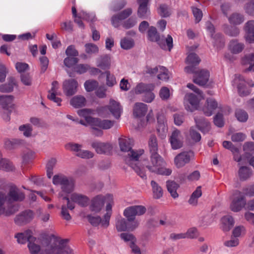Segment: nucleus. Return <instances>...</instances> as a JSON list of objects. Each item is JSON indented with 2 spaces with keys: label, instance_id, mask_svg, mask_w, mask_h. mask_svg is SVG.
<instances>
[{
  "label": "nucleus",
  "instance_id": "obj_1",
  "mask_svg": "<svg viewBox=\"0 0 254 254\" xmlns=\"http://www.w3.org/2000/svg\"><path fill=\"white\" fill-rule=\"evenodd\" d=\"M25 198L24 193L15 186L6 187L3 184L0 190V216H10L17 209L11 203L21 201Z\"/></svg>",
  "mask_w": 254,
  "mask_h": 254
},
{
  "label": "nucleus",
  "instance_id": "obj_2",
  "mask_svg": "<svg viewBox=\"0 0 254 254\" xmlns=\"http://www.w3.org/2000/svg\"><path fill=\"white\" fill-rule=\"evenodd\" d=\"M119 142L121 150L123 152H128L127 156L125 159L126 163L130 166L141 178L146 179V175L144 167L141 168L138 165V160L143 154L144 150L131 149L133 140L129 138H120Z\"/></svg>",
  "mask_w": 254,
  "mask_h": 254
},
{
  "label": "nucleus",
  "instance_id": "obj_3",
  "mask_svg": "<svg viewBox=\"0 0 254 254\" xmlns=\"http://www.w3.org/2000/svg\"><path fill=\"white\" fill-rule=\"evenodd\" d=\"M106 203V213L104 215L102 226L107 227L109 225V221L112 214V207L113 205V197L111 194L106 195H98L94 197L90 206V210L95 212H99Z\"/></svg>",
  "mask_w": 254,
  "mask_h": 254
},
{
  "label": "nucleus",
  "instance_id": "obj_4",
  "mask_svg": "<svg viewBox=\"0 0 254 254\" xmlns=\"http://www.w3.org/2000/svg\"><path fill=\"white\" fill-rule=\"evenodd\" d=\"M223 147L229 149L232 151L234 160L237 161L239 165L247 164L248 159L254 154V142L252 141L246 142L244 144L243 148L245 153L242 155H240L239 149L234 146L230 141H223Z\"/></svg>",
  "mask_w": 254,
  "mask_h": 254
},
{
  "label": "nucleus",
  "instance_id": "obj_5",
  "mask_svg": "<svg viewBox=\"0 0 254 254\" xmlns=\"http://www.w3.org/2000/svg\"><path fill=\"white\" fill-rule=\"evenodd\" d=\"M164 161L158 153L151 154L150 161L144 162L143 165L151 172L156 174L169 176L172 173V170L163 167Z\"/></svg>",
  "mask_w": 254,
  "mask_h": 254
},
{
  "label": "nucleus",
  "instance_id": "obj_6",
  "mask_svg": "<svg viewBox=\"0 0 254 254\" xmlns=\"http://www.w3.org/2000/svg\"><path fill=\"white\" fill-rule=\"evenodd\" d=\"M187 87L193 90L195 94L187 93L184 98V105L187 110L193 112L198 108L199 102L204 98V96L202 93L193 84L189 83Z\"/></svg>",
  "mask_w": 254,
  "mask_h": 254
},
{
  "label": "nucleus",
  "instance_id": "obj_7",
  "mask_svg": "<svg viewBox=\"0 0 254 254\" xmlns=\"http://www.w3.org/2000/svg\"><path fill=\"white\" fill-rule=\"evenodd\" d=\"M98 115L104 118H108L112 114L116 119L120 118L123 112V108L119 102L110 99L109 105L101 107L97 109Z\"/></svg>",
  "mask_w": 254,
  "mask_h": 254
},
{
  "label": "nucleus",
  "instance_id": "obj_8",
  "mask_svg": "<svg viewBox=\"0 0 254 254\" xmlns=\"http://www.w3.org/2000/svg\"><path fill=\"white\" fill-rule=\"evenodd\" d=\"M53 183L56 186H61L62 192L65 193H70L74 189V180L62 174L56 175L53 177Z\"/></svg>",
  "mask_w": 254,
  "mask_h": 254
},
{
  "label": "nucleus",
  "instance_id": "obj_9",
  "mask_svg": "<svg viewBox=\"0 0 254 254\" xmlns=\"http://www.w3.org/2000/svg\"><path fill=\"white\" fill-rule=\"evenodd\" d=\"M148 39L151 41H156L160 47L164 50L170 51L173 47V38L168 35L165 39H160L156 29L153 26L149 27L148 31Z\"/></svg>",
  "mask_w": 254,
  "mask_h": 254
},
{
  "label": "nucleus",
  "instance_id": "obj_10",
  "mask_svg": "<svg viewBox=\"0 0 254 254\" xmlns=\"http://www.w3.org/2000/svg\"><path fill=\"white\" fill-rule=\"evenodd\" d=\"M68 240L63 239L59 241V245H49L45 249L47 254H73L72 250L67 245Z\"/></svg>",
  "mask_w": 254,
  "mask_h": 254
},
{
  "label": "nucleus",
  "instance_id": "obj_11",
  "mask_svg": "<svg viewBox=\"0 0 254 254\" xmlns=\"http://www.w3.org/2000/svg\"><path fill=\"white\" fill-rule=\"evenodd\" d=\"M245 194L240 190H236L233 194V199L230 205L231 209L234 212H239L246 206Z\"/></svg>",
  "mask_w": 254,
  "mask_h": 254
},
{
  "label": "nucleus",
  "instance_id": "obj_12",
  "mask_svg": "<svg viewBox=\"0 0 254 254\" xmlns=\"http://www.w3.org/2000/svg\"><path fill=\"white\" fill-rule=\"evenodd\" d=\"M114 124V122L109 120H101L96 118L92 127V133L97 136H100L103 134V131L101 129H108L111 128Z\"/></svg>",
  "mask_w": 254,
  "mask_h": 254
},
{
  "label": "nucleus",
  "instance_id": "obj_13",
  "mask_svg": "<svg viewBox=\"0 0 254 254\" xmlns=\"http://www.w3.org/2000/svg\"><path fill=\"white\" fill-rule=\"evenodd\" d=\"M146 210V208L142 205L129 206L125 209L124 215L128 221H133L135 219V216L143 215Z\"/></svg>",
  "mask_w": 254,
  "mask_h": 254
},
{
  "label": "nucleus",
  "instance_id": "obj_14",
  "mask_svg": "<svg viewBox=\"0 0 254 254\" xmlns=\"http://www.w3.org/2000/svg\"><path fill=\"white\" fill-rule=\"evenodd\" d=\"M94 112L93 110L90 109L78 110L77 111L78 115L80 117L84 119V120H80L79 123L85 126H90L92 127L96 119L95 118L92 117L94 115Z\"/></svg>",
  "mask_w": 254,
  "mask_h": 254
},
{
  "label": "nucleus",
  "instance_id": "obj_15",
  "mask_svg": "<svg viewBox=\"0 0 254 254\" xmlns=\"http://www.w3.org/2000/svg\"><path fill=\"white\" fill-rule=\"evenodd\" d=\"M78 87V82L75 79H65L63 83V92L67 96L75 94L77 91Z\"/></svg>",
  "mask_w": 254,
  "mask_h": 254
},
{
  "label": "nucleus",
  "instance_id": "obj_16",
  "mask_svg": "<svg viewBox=\"0 0 254 254\" xmlns=\"http://www.w3.org/2000/svg\"><path fill=\"white\" fill-rule=\"evenodd\" d=\"M193 157V153L191 151H184L178 154L174 158L175 166L179 168L189 163Z\"/></svg>",
  "mask_w": 254,
  "mask_h": 254
},
{
  "label": "nucleus",
  "instance_id": "obj_17",
  "mask_svg": "<svg viewBox=\"0 0 254 254\" xmlns=\"http://www.w3.org/2000/svg\"><path fill=\"white\" fill-rule=\"evenodd\" d=\"M146 72L152 75L158 73L157 78L164 81H167L170 76L168 70L162 66H159L154 68H148Z\"/></svg>",
  "mask_w": 254,
  "mask_h": 254
},
{
  "label": "nucleus",
  "instance_id": "obj_18",
  "mask_svg": "<svg viewBox=\"0 0 254 254\" xmlns=\"http://www.w3.org/2000/svg\"><path fill=\"white\" fill-rule=\"evenodd\" d=\"M183 139L181 131L178 129L174 130L169 138L172 149L176 150L181 148L183 144Z\"/></svg>",
  "mask_w": 254,
  "mask_h": 254
},
{
  "label": "nucleus",
  "instance_id": "obj_19",
  "mask_svg": "<svg viewBox=\"0 0 254 254\" xmlns=\"http://www.w3.org/2000/svg\"><path fill=\"white\" fill-rule=\"evenodd\" d=\"M34 216V213L32 210H27L17 215L14 218V221L19 225L25 224L31 221Z\"/></svg>",
  "mask_w": 254,
  "mask_h": 254
},
{
  "label": "nucleus",
  "instance_id": "obj_20",
  "mask_svg": "<svg viewBox=\"0 0 254 254\" xmlns=\"http://www.w3.org/2000/svg\"><path fill=\"white\" fill-rule=\"evenodd\" d=\"M209 77V71L205 69H201L195 72L193 80L195 83L203 86L207 83Z\"/></svg>",
  "mask_w": 254,
  "mask_h": 254
},
{
  "label": "nucleus",
  "instance_id": "obj_21",
  "mask_svg": "<svg viewBox=\"0 0 254 254\" xmlns=\"http://www.w3.org/2000/svg\"><path fill=\"white\" fill-rule=\"evenodd\" d=\"M234 81L237 84L238 92L240 96H245L250 93L251 90L246 86V81L243 76L241 75H236Z\"/></svg>",
  "mask_w": 254,
  "mask_h": 254
},
{
  "label": "nucleus",
  "instance_id": "obj_22",
  "mask_svg": "<svg viewBox=\"0 0 254 254\" xmlns=\"http://www.w3.org/2000/svg\"><path fill=\"white\" fill-rule=\"evenodd\" d=\"M91 146L98 154H109L112 149L111 145L107 143L95 141Z\"/></svg>",
  "mask_w": 254,
  "mask_h": 254
},
{
  "label": "nucleus",
  "instance_id": "obj_23",
  "mask_svg": "<svg viewBox=\"0 0 254 254\" xmlns=\"http://www.w3.org/2000/svg\"><path fill=\"white\" fill-rule=\"evenodd\" d=\"M200 60L198 56L194 53H191L187 57L186 62L188 64L191 65L188 66L185 68V71L187 73H193L194 72L195 68L193 65H196L199 63Z\"/></svg>",
  "mask_w": 254,
  "mask_h": 254
},
{
  "label": "nucleus",
  "instance_id": "obj_24",
  "mask_svg": "<svg viewBox=\"0 0 254 254\" xmlns=\"http://www.w3.org/2000/svg\"><path fill=\"white\" fill-rule=\"evenodd\" d=\"M59 88V83L57 81H54L52 83V87L49 92L48 98L56 103L58 106H61V102L62 99L57 97L56 95L58 94V91Z\"/></svg>",
  "mask_w": 254,
  "mask_h": 254
},
{
  "label": "nucleus",
  "instance_id": "obj_25",
  "mask_svg": "<svg viewBox=\"0 0 254 254\" xmlns=\"http://www.w3.org/2000/svg\"><path fill=\"white\" fill-rule=\"evenodd\" d=\"M218 108L217 102L213 98L206 100V104L202 108L204 114L207 116H210Z\"/></svg>",
  "mask_w": 254,
  "mask_h": 254
},
{
  "label": "nucleus",
  "instance_id": "obj_26",
  "mask_svg": "<svg viewBox=\"0 0 254 254\" xmlns=\"http://www.w3.org/2000/svg\"><path fill=\"white\" fill-rule=\"evenodd\" d=\"M132 12L131 9H127L119 14L114 15L111 18L112 25L115 27H118L120 25L121 21L127 17Z\"/></svg>",
  "mask_w": 254,
  "mask_h": 254
},
{
  "label": "nucleus",
  "instance_id": "obj_27",
  "mask_svg": "<svg viewBox=\"0 0 254 254\" xmlns=\"http://www.w3.org/2000/svg\"><path fill=\"white\" fill-rule=\"evenodd\" d=\"M158 125L157 130L161 137H164L168 131V127L166 120L163 115H159L157 117Z\"/></svg>",
  "mask_w": 254,
  "mask_h": 254
},
{
  "label": "nucleus",
  "instance_id": "obj_28",
  "mask_svg": "<svg viewBox=\"0 0 254 254\" xmlns=\"http://www.w3.org/2000/svg\"><path fill=\"white\" fill-rule=\"evenodd\" d=\"M15 237L17 239L18 243L20 244H24L27 241L29 243L31 241L36 240V238L33 236V233L30 230H27L23 233H18Z\"/></svg>",
  "mask_w": 254,
  "mask_h": 254
},
{
  "label": "nucleus",
  "instance_id": "obj_29",
  "mask_svg": "<svg viewBox=\"0 0 254 254\" xmlns=\"http://www.w3.org/2000/svg\"><path fill=\"white\" fill-rule=\"evenodd\" d=\"M240 166L238 170V176L240 180L245 181L249 179L253 175V171L251 168L248 166L239 165Z\"/></svg>",
  "mask_w": 254,
  "mask_h": 254
},
{
  "label": "nucleus",
  "instance_id": "obj_30",
  "mask_svg": "<svg viewBox=\"0 0 254 254\" xmlns=\"http://www.w3.org/2000/svg\"><path fill=\"white\" fill-rule=\"evenodd\" d=\"M96 65L102 69L110 68L111 66V57L109 55H103L96 59Z\"/></svg>",
  "mask_w": 254,
  "mask_h": 254
},
{
  "label": "nucleus",
  "instance_id": "obj_31",
  "mask_svg": "<svg viewBox=\"0 0 254 254\" xmlns=\"http://www.w3.org/2000/svg\"><path fill=\"white\" fill-rule=\"evenodd\" d=\"M245 39L249 43L254 42V20L247 22L245 25Z\"/></svg>",
  "mask_w": 254,
  "mask_h": 254
},
{
  "label": "nucleus",
  "instance_id": "obj_32",
  "mask_svg": "<svg viewBox=\"0 0 254 254\" xmlns=\"http://www.w3.org/2000/svg\"><path fill=\"white\" fill-rule=\"evenodd\" d=\"M201 187L198 186L192 192L188 199V203L192 206H196L198 204V199L202 196Z\"/></svg>",
  "mask_w": 254,
  "mask_h": 254
},
{
  "label": "nucleus",
  "instance_id": "obj_33",
  "mask_svg": "<svg viewBox=\"0 0 254 254\" xmlns=\"http://www.w3.org/2000/svg\"><path fill=\"white\" fill-rule=\"evenodd\" d=\"M149 0H137L139 4L138 9V16L144 18L149 14V10L147 7V4Z\"/></svg>",
  "mask_w": 254,
  "mask_h": 254
},
{
  "label": "nucleus",
  "instance_id": "obj_34",
  "mask_svg": "<svg viewBox=\"0 0 254 254\" xmlns=\"http://www.w3.org/2000/svg\"><path fill=\"white\" fill-rule=\"evenodd\" d=\"M70 199L82 206L87 205L89 202V198L86 196L78 193H72L70 195Z\"/></svg>",
  "mask_w": 254,
  "mask_h": 254
},
{
  "label": "nucleus",
  "instance_id": "obj_35",
  "mask_svg": "<svg viewBox=\"0 0 254 254\" xmlns=\"http://www.w3.org/2000/svg\"><path fill=\"white\" fill-rule=\"evenodd\" d=\"M17 86L16 80L13 77H9L7 82L0 85V92L9 93L13 91L14 87Z\"/></svg>",
  "mask_w": 254,
  "mask_h": 254
},
{
  "label": "nucleus",
  "instance_id": "obj_36",
  "mask_svg": "<svg viewBox=\"0 0 254 254\" xmlns=\"http://www.w3.org/2000/svg\"><path fill=\"white\" fill-rule=\"evenodd\" d=\"M148 110L147 105L143 103H136L133 107V113L136 117L144 116Z\"/></svg>",
  "mask_w": 254,
  "mask_h": 254
},
{
  "label": "nucleus",
  "instance_id": "obj_37",
  "mask_svg": "<svg viewBox=\"0 0 254 254\" xmlns=\"http://www.w3.org/2000/svg\"><path fill=\"white\" fill-rule=\"evenodd\" d=\"M154 89V85L153 84H144L140 83L136 85V86L132 90V92L135 94H144L148 90H153Z\"/></svg>",
  "mask_w": 254,
  "mask_h": 254
},
{
  "label": "nucleus",
  "instance_id": "obj_38",
  "mask_svg": "<svg viewBox=\"0 0 254 254\" xmlns=\"http://www.w3.org/2000/svg\"><path fill=\"white\" fill-rule=\"evenodd\" d=\"M86 100L82 95H76L73 97L70 100V104L75 108H79L85 106Z\"/></svg>",
  "mask_w": 254,
  "mask_h": 254
},
{
  "label": "nucleus",
  "instance_id": "obj_39",
  "mask_svg": "<svg viewBox=\"0 0 254 254\" xmlns=\"http://www.w3.org/2000/svg\"><path fill=\"white\" fill-rule=\"evenodd\" d=\"M0 170L11 172L15 170V167L11 161L1 155L0 156Z\"/></svg>",
  "mask_w": 254,
  "mask_h": 254
},
{
  "label": "nucleus",
  "instance_id": "obj_40",
  "mask_svg": "<svg viewBox=\"0 0 254 254\" xmlns=\"http://www.w3.org/2000/svg\"><path fill=\"white\" fill-rule=\"evenodd\" d=\"M206 28L209 34L214 40V46L217 47L218 44L221 43V36L219 34L214 35L215 33V28L214 26L209 22L206 24Z\"/></svg>",
  "mask_w": 254,
  "mask_h": 254
},
{
  "label": "nucleus",
  "instance_id": "obj_41",
  "mask_svg": "<svg viewBox=\"0 0 254 254\" xmlns=\"http://www.w3.org/2000/svg\"><path fill=\"white\" fill-rule=\"evenodd\" d=\"M13 100L14 97L12 95H0V105L5 109L11 108Z\"/></svg>",
  "mask_w": 254,
  "mask_h": 254
},
{
  "label": "nucleus",
  "instance_id": "obj_42",
  "mask_svg": "<svg viewBox=\"0 0 254 254\" xmlns=\"http://www.w3.org/2000/svg\"><path fill=\"white\" fill-rule=\"evenodd\" d=\"M228 20L229 22L233 25H240L244 21L245 17L242 13L234 12L228 17Z\"/></svg>",
  "mask_w": 254,
  "mask_h": 254
},
{
  "label": "nucleus",
  "instance_id": "obj_43",
  "mask_svg": "<svg viewBox=\"0 0 254 254\" xmlns=\"http://www.w3.org/2000/svg\"><path fill=\"white\" fill-rule=\"evenodd\" d=\"M166 187L168 191L174 198H176L179 196L177 190L179 188V185L176 182L174 181H168L166 182Z\"/></svg>",
  "mask_w": 254,
  "mask_h": 254
},
{
  "label": "nucleus",
  "instance_id": "obj_44",
  "mask_svg": "<svg viewBox=\"0 0 254 254\" xmlns=\"http://www.w3.org/2000/svg\"><path fill=\"white\" fill-rule=\"evenodd\" d=\"M244 48V44L239 43L237 40H232L229 44V49L234 54H238L241 52Z\"/></svg>",
  "mask_w": 254,
  "mask_h": 254
},
{
  "label": "nucleus",
  "instance_id": "obj_45",
  "mask_svg": "<svg viewBox=\"0 0 254 254\" xmlns=\"http://www.w3.org/2000/svg\"><path fill=\"white\" fill-rule=\"evenodd\" d=\"M153 197L156 199L161 198L163 195V190L161 187L154 181L151 182Z\"/></svg>",
  "mask_w": 254,
  "mask_h": 254
},
{
  "label": "nucleus",
  "instance_id": "obj_46",
  "mask_svg": "<svg viewBox=\"0 0 254 254\" xmlns=\"http://www.w3.org/2000/svg\"><path fill=\"white\" fill-rule=\"evenodd\" d=\"M81 19L86 20H92V18H90L89 14L85 12L82 11L78 13V16L74 18V22L76 23L78 26L81 28L84 27L83 23Z\"/></svg>",
  "mask_w": 254,
  "mask_h": 254
},
{
  "label": "nucleus",
  "instance_id": "obj_47",
  "mask_svg": "<svg viewBox=\"0 0 254 254\" xmlns=\"http://www.w3.org/2000/svg\"><path fill=\"white\" fill-rule=\"evenodd\" d=\"M21 143V141L19 139L6 138L4 140V147L7 149H12Z\"/></svg>",
  "mask_w": 254,
  "mask_h": 254
},
{
  "label": "nucleus",
  "instance_id": "obj_48",
  "mask_svg": "<svg viewBox=\"0 0 254 254\" xmlns=\"http://www.w3.org/2000/svg\"><path fill=\"white\" fill-rule=\"evenodd\" d=\"M234 220L231 216L223 217V231H229L234 225Z\"/></svg>",
  "mask_w": 254,
  "mask_h": 254
},
{
  "label": "nucleus",
  "instance_id": "obj_49",
  "mask_svg": "<svg viewBox=\"0 0 254 254\" xmlns=\"http://www.w3.org/2000/svg\"><path fill=\"white\" fill-rule=\"evenodd\" d=\"M19 130L26 137H29L32 136L33 128L32 126L29 124L20 126L19 127Z\"/></svg>",
  "mask_w": 254,
  "mask_h": 254
},
{
  "label": "nucleus",
  "instance_id": "obj_50",
  "mask_svg": "<svg viewBox=\"0 0 254 254\" xmlns=\"http://www.w3.org/2000/svg\"><path fill=\"white\" fill-rule=\"evenodd\" d=\"M235 117L240 122H246L249 118V116L247 112L241 109H238L236 110Z\"/></svg>",
  "mask_w": 254,
  "mask_h": 254
},
{
  "label": "nucleus",
  "instance_id": "obj_51",
  "mask_svg": "<svg viewBox=\"0 0 254 254\" xmlns=\"http://www.w3.org/2000/svg\"><path fill=\"white\" fill-rule=\"evenodd\" d=\"M121 47L125 50H128L134 46V41L131 38L125 37L121 39L120 42Z\"/></svg>",
  "mask_w": 254,
  "mask_h": 254
},
{
  "label": "nucleus",
  "instance_id": "obj_52",
  "mask_svg": "<svg viewBox=\"0 0 254 254\" xmlns=\"http://www.w3.org/2000/svg\"><path fill=\"white\" fill-rule=\"evenodd\" d=\"M116 229L119 232L127 230V225L126 220L123 218H118L116 223Z\"/></svg>",
  "mask_w": 254,
  "mask_h": 254
},
{
  "label": "nucleus",
  "instance_id": "obj_53",
  "mask_svg": "<svg viewBox=\"0 0 254 254\" xmlns=\"http://www.w3.org/2000/svg\"><path fill=\"white\" fill-rule=\"evenodd\" d=\"M57 163V160L55 158H52L49 160L47 164V175L49 178H51L53 174V169Z\"/></svg>",
  "mask_w": 254,
  "mask_h": 254
},
{
  "label": "nucleus",
  "instance_id": "obj_54",
  "mask_svg": "<svg viewBox=\"0 0 254 254\" xmlns=\"http://www.w3.org/2000/svg\"><path fill=\"white\" fill-rule=\"evenodd\" d=\"M104 74L106 77V84L109 87H113L117 84L116 78L109 71H106Z\"/></svg>",
  "mask_w": 254,
  "mask_h": 254
},
{
  "label": "nucleus",
  "instance_id": "obj_55",
  "mask_svg": "<svg viewBox=\"0 0 254 254\" xmlns=\"http://www.w3.org/2000/svg\"><path fill=\"white\" fill-rule=\"evenodd\" d=\"M148 144L151 153H157L158 144L156 137L154 135L150 137Z\"/></svg>",
  "mask_w": 254,
  "mask_h": 254
},
{
  "label": "nucleus",
  "instance_id": "obj_56",
  "mask_svg": "<svg viewBox=\"0 0 254 254\" xmlns=\"http://www.w3.org/2000/svg\"><path fill=\"white\" fill-rule=\"evenodd\" d=\"M84 86L86 91L91 92L98 86V82L94 80H88L85 81Z\"/></svg>",
  "mask_w": 254,
  "mask_h": 254
},
{
  "label": "nucleus",
  "instance_id": "obj_57",
  "mask_svg": "<svg viewBox=\"0 0 254 254\" xmlns=\"http://www.w3.org/2000/svg\"><path fill=\"white\" fill-rule=\"evenodd\" d=\"M254 60V54H251L246 56L243 60L242 63L244 64H249L250 66L248 68V70L254 71V63L252 65V62Z\"/></svg>",
  "mask_w": 254,
  "mask_h": 254
},
{
  "label": "nucleus",
  "instance_id": "obj_58",
  "mask_svg": "<svg viewBox=\"0 0 254 254\" xmlns=\"http://www.w3.org/2000/svg\"><path fill=\"white\" fill-rule=\"evenodd\" d=\"M199 233L195 227H192L189 229L186 233H185V238L189 239H196L199 236Z\"/></svg>",
  "mask_w": 254,
  "mask_h": 254
},
{
  "label": "nucleus",
  "instance_id": "obj_59",
  "mask_svg": "<svg viewBox=\"0 0 254 254\" xmlns=\"http://www.w3.org/2000/svg\"><path fill=\"white\" fill-rule=\"evenodd\" d=\"M36 241H31L28 243V247L31 254H38L40 252L41 248L39 245H37Z\"/></svg>",
  "mask_w": 254,
  "mask_h": 254
},
{
  "label": "nucleus",
  "instance_id": "obj_60",
  "mask_svg": "<svg viewBox=\"0 0 254 254\" xmlns=\"http://www.w3.org/2000/svg\"><path fill=\"white\" fill-rule=\"evenodd\" d=\"M22 158L23 163L26 164L34 158V153L30 150H26L23 153Z\"/></svg>",
  "mask_w": 254,
  "mask_h": 254
},
{
  "label": "nucleus",
  "instance_id": "obj_61",
  "mask_svg": "<svg viewBox=\"0 0 254 254\" xmlns=\"http://www.w3.org/2000/svg\"><path fill=\"white\" fill-rule=\"evenodd\" d=\"M78 62V59L75 57L68 56L64 60V64L67 67H72Z\"/></svg>",
  "mask_w": 254,
  "mask_h": 254
},
{
  "label": "nucleus",
  "instance_id": "obj_62",
  "mask_svg": "<svg viewBox=\"0 0 254 254\" xmlns=\"http://www.w3.org/2000/svg\"><path fill=\"white\" fill-rule=\"evenodd\" d=\"M224 245L229 248L236 247L239 245V240L238 238L231 236L230 240L225 242Z\"/></svg>",
  "mask_w": 254,
  "mask_h": 254
},
{
  "label": "nucleus",
  "instance_id": "obj_63",
  "mask_svg": "<svg viewBox=\"0 0 254 254\" xmlns=\"http://www.w3.org/2000/svg\"><path fill=\"white\" fill-rule=\"evenodd\" d=\"M158 12L161 16L167 17L171 14V10L166 4H161Z\"/></svg>",
  "mask_w": 254,
  "mask_h": 254
},
{
  "label": "nucleus",
  "instance_id": "obj_64",
  "mask_svg": "<svg viewBox=\"0 0 254 254\" xmlns=\"http://www.w3.org/2000/svg\"><path fill=\"white\" fill-rule=\"evenodd\" d=\"M244 10L245 12L250 14H254V0H250L244 6Z\"/></svg>",
  "mask_w": 254,
  "mask_h": 254
}]
</instances>
